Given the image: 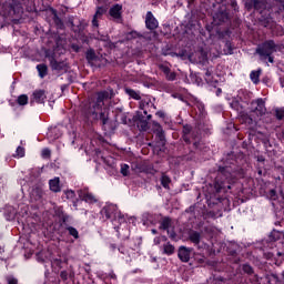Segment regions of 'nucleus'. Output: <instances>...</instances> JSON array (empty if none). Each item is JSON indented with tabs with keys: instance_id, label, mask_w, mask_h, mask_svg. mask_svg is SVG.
Instances as JSON below:
<instances>
[{
	"instance_id": "obj_1",
	"label": "nucleus",
	"mask_w": 284,
	"mask_h": 284,
	"mask_svg": "<svg viewBox=\"0 0 284 284\" xmlns=\"http://www.w3.org/2000/svg\"><path fill=\"white\" fill-rule=\"evenodd\" d=\"M114 97V91H102L98 93L97 103H92L89 114H92L93 119H99L98 112L101 111V108H103V101L105 99H112Z\"/></svg>"
},
{
	"instance_id": "obj_32",
	"label": "nucleus",
	"mask_w": 284,
	"mask_h": 284,
	"mask_svg": "<svg viewBox=\"0 0 284 284\" xmlns=\"http://www.w3.org/2000/svg\"><path fill=\"white\" fill-rule=\"evenodd\" d=\"M65 196L67 199H74V191H67Z\"/></svg>"
},
{
	"instance_id": "obj_42",
	"label": "nucleus",
	"mask_w": 284,
	"mask_h": 284,
	"mask_svg": "<svg viewBox=\"0 0 284 284\" xmlns=\"http://www.w3.org/2000/svg\"><path fill=\"white\" fill-rule=\"evenodd\" d=\"M38 199H41V192L38 194Z\"/></svg>"
},
{
	"instance_id": "obj_3",
	"label": "nucleus",
	"mask_w": 284,
	"mask_h": 284,
	"mask_svg": "<svg viewBox=\"0 0 284 284\" xmlns=\"http://www.w3.org/2000/svg\"><path fill=\"white\" fill-rule=\"evenodd\" d=\"M145 26L149 30H156L159 28V21L154 18V14L149 11L145 18Z\"/></svg>"
},
{
	"instance_id": "obj_2",
	"label": "nucleus",
	"mask_w": 284,
	"mask_h": 284,
	"mask_svg": "<svg viewBox=\"0 0 284 284\" xmlns=\"http://www.w3.org/2000/svg\"><path fill=\"white\" fill-rule=\"evenodd\" d=\"M256 52L260 57H272L276 52V44H274V41L264 42L256 49Z\"/></svg>"
},
{
	"instance_id": "obj_27",
	"label": "nucleus",
	"mask_w": 284,
	"mask_h": 284,
	"mask_svg": "<svg viewBox=\"0 0 284 284\" xmlns=\"http://www.w3.org/2000/svg\"><path fill=\"white\" fill-rule=\"evenodd\" d=\"M146 105H150L149 101H145V100L141 101L140 108H141V110H144V114H148V110H145Z\"/></svg>"
},
{
	"instance_id": "obj_30",
	"label": "nucleus",
	"mask_w": 284,
	"mask_h": 284,
	"mask_svg": "<svg viewBox=\"0 0 284 284\" xmlns=\"http://www.w3.org/2000/svg\"><path fill=\"white\" fill-rule=\"evenodd\" d=\"M7 283L8 284H18L19 281H17V278H14L12 276H9V277H7Z\"/></svg>"
},
{
	"instance_id": "obj_14",
	"label": "nucleus",
	"mask_w": 284,
	"mask_h": 284,
	"mask_svg": "<svg viewBox=\"0 0 284 284\" xmlns=\"http://www.w3.org/2000/svg\"><path fill=\"white\" fill-rule=\"evenodd\" d=\"M125 93L131 97V99H135V101H139V99H141V95L139 94V92L132 90V89H125Z\"/></svg>"
},
{
	"instance_id": "obj_28",
	"label": "nucleus",
	"mask_w": 284,
	"mask_h": 284,
	"mask_svg": "<svg viewBox=\"0 0 284 284\" xmlns=\"http://www.w3.org/2000/svg\"><path fill=\"white\" fill-rule=\"evenodd\" d=\"M166 79H168V81H174V80L176 79V73L170 71V72L166 74Z\"/></svg>"
},
{
	"instance_id": "obj_33",
	"label": "nucleus",
	"mask_w": 284,
	"mask_h": 284,
	"mask_svg": "<svg viewBox=\"0 0 284 284\" xmlns=\"http://www.w3.org/2000/svg\"><path fill=\"white\" fill-rule=\"evenodd\" d=\"M87 59H89L90 61H92V59H94V51H88V53H87Z\"/></svg>"
},
{
	"instance_id": "obj_16",
	"label": "nucleus",
	"mask_w": 284,
	"mask_h": 284,
	"mask_svg": "<svg viewBox=\"0 0 284 284\" xmlns=\"http://www.w3.org/2000/svg\"><path fill=\"white\" fill-rule=\"evenodd\" d=\"M190 241H192V243L199 244L201 243V234L193 232L190 234Z\"/></svg>"
},
{
	"instance_id": "obj_29",
	"label": "nucleus",
	"mask_w": 284,
	"mask_h": 284,
	"mask_svg": "<svg viewBox=\"0 0 284 284\" xmlns=\"http://www.w3.org/2000/svg\"><path fill=\"white\" fill-rule=\"evenodd\" d=\"M205 81L209 83H214V80H212V73L210 71H206Z\"/></svg>"
},
{
	"instance_id": "obj_41",
	"label": "nucleus",
	"mask_w": 284,
	"mask_h": 284,
	"mask_svg": "<svg viewBox=\"0 0 284 284\" xmlns=\"http://www.w3.org/2000/svg\"><path fill=\"white\" fill-rule=\"evenodd\" d=\"M170 236H171V239H174V236H176V234L170 233Z\"/></svg>"
},
{
	"instance_id": "obj_21",
	"label": "nucleus",
	"mask_w": 284,
	"mask_h": 284,
	"mask_svg": "<svg viewBox=\"0 0 284 284\" xmlns=\"http://www.w3.org/2000/svg\"><path fill=\"white\" fill-rule=\"evenodd\" d=\"M16 155L19 159H23V156H26V149L18 146L17 151H16Z\"/></svg>"
},
{
	"instance_id": "obj_10",
	"label": "nucleus",
	"mask_w": 284,
	"mask_h": 284,
	"mask_svg": "<svg viewBox=\"0 0 284 284\" xmlns=\"http://www.w3.org/2000/svg\"><path fill=\"white\" fill-rule=\"evenodd\" d=\"M103 14H105V9L103 8H98L95 14L93 16L92 19V26L94 28H99V19H101V17H103Z\"/></svg>"
},
{
	"instance_id": "obj_39",
	"label": "nucleus",
	"mask_w": 284,
	"mask_h": 284,
	"mask_svg": "<svg viewBox=\"0 0 284 284\" xmlns=\"http://www.w3.org/2000/svg\"><path fill=\"white\" fill-rule=\"evenodd\" d=\"M154 243H155V245H159V243H161V239L156 237V239L154 240Z\"/></svg>"
},
{
	"instance_id": "obj_43",
	"label": "nucleus",
	"mask_w": 284,
	"mask_h": 284,
	"mask_svg": "<svg viewBox=\"0 0 284 284\" xmlns=\"http://www.w3.org/2000/svg\"><path fill=\"white\" fill-rule=\"evenodd\" d=\"M152 233H153V234H156V230H152Z\"/></svg>"
},
{
	"instance_id": "obj_19",
	"label": "nucleus",
	"mask_w": 284,
	"mask_h": 284,
	"mask_svg": "<svg viewBox=\"0 0 284 284\" xmlns=\"http://www.w3.org/2000/svg\"><path fill=\"white\" fill-rule=\"evenodd\" d=\"M19 105H28V95L22 94L18 98Z\"/></svg>"
},
{
	"instance_id": "obj_40",
	"label": "nucleus",
	"mask_w": 284,
	"mask_h": 284,
	"mask_svg": "<svg viewBox=\"0 0 284 284\" xmlns=\"http://www.w3.org/2000/svg\"><path fill=\"white\" fill-rule=\"evenodd\" d=\"M271 196H272V197L276 196V191L272 190V191H271Z\"/></svg>"
},
{
	"instance_id": "obj_26",
	"label": "nucleus",
	"mask_w": 284,
	"mask_h": 284,
	"mask_svg": "<svg viewBox=\"0 0 284 284\" xmlns=\"http://www.w3.org/2000/svg\"><path fill=\"white\" fill-rule=\"evenodd\" d=\"M51 151L50 149H43L41 152L42 159H50Z\"/></svg>"
},
{
	"instance_id": "obj_7",
	"label": "nucleus",
	"mask_w": 284,
	"mask_h": 284,
	"mask_svg": "<svg viewBox=\"0 0 284 284\" xmlns=\"http://www.w3.org/2000/svg\"><path fill=\"white\" fill-rule=\"evenodd\" d=\"M79 196L85 203H97V197L90 191H79Z\"/></svg>"
},
{
	"instance_id": "obj_9",
	"label": "nucleus",
	"mask_w": 284,
	"mask_h": 284,
	"mask_svg": "<svg viewBox=\"0 0 284 284\" xmlns=\"http://www.w3.org/2000/svg\"><path fill=\"white\" fill-rule=\"evenodd\" d=\"M153 130H154V133L156 134L158 139H160V143H162V145H164L165 136L163 135V128L161 126V124L153 122Z\"/></svg>"
},
{
	"instance_id": "obj_44",
	"label": "nucleus",
	"mask_w": 284,
	"mask_h": 284,
	"mask_svg": "<svg viewBox=\"0 0 284 284\" xmlns=\"http://www.w3.org/2000/svg\"><path fill=\"white\" fill-rule=\"evenodd\" d=\"M148 119H152V115H148Z\"/></svg>"
},
{
	"instance_id": "obj_11",
	"label": "nucleus",
	"mask_w": 284,
	"mask_h": 284,
	"mask_svg": "<svg viewBox=\"0 0 284 284\" xmlns=\"http://www.w3.org/2000/svg\"><path fill=\"white\" fill-rule=\"evenodd\" d=\"M49 187L51 192H61V184L59 178L50 180Z\"/></svg>"
},
{
	"instance_id": "obj_8",
	"label": "nucleus",
	"mask_w": 284,
	"mask_h": 284,
	"mask_svg": "<svg viewBox=\"0 0 284 284\" xmlns=\"http://www.w3.org/2000/svg\"><path fill=\"white\" fill-rule=\"evenodd\" d=\"M121 10H123V7L121 4H115L110 9L109 14L112 19L119 21L121 19Z\"/></svg>"
},
{
	"instance_id": "obj_17",
	"label": "nucleus",
	"mask_w": 284,
	"mask_h": 284,
	"mask_svg": "<svg viewBox=\"0 0 284 284\" xmlns=\"http://www.w3.org/2000/svg\"><path fill=\"white\" fill-rule=\"evenodd\" d=\"M251 80L253 81V83H258V78L261 77V71H253L250 74Z\"/></svg>"
},
{
	"instance_id": "obj_34",
	"label": "nucleus",
	"mask_w": 284,
	"mask_h": 284,
	"mask_svg": "<svg viewBox=\"0 0 284 284\" xmlns=\"http://www.w3.org/2000/svg\"><path fill=\"white\" fill-rule=\"evenodd\" d=\"M51 65H52V68L54 69V70H59V65H58V63H57V61H54V60H52L51 61Z\"/></svg>"
},
{
	"instance_id": "obj_35",
	"label": "nucleus",
	"mask_w": 284,
	"mask_h": 284,
	"mask_svg": "<svg viewBox=\"0 0 284 284\" xmlns=\"http://www.w3.org/2000/svg\"><path fill=\"white\" fill-rule=\"evenodd\" d=\"M244 272H247V274L252 273V266L244 265Z\"/></svg>"
},
{
	"instance_id": "obj_45",
	"label": "nucleus",
	"mask_w": 284,
	"mask_h": 284,
	"mask_svg": "<svg viewBox=\"0 0 284 284\" xmlns=\"http://www.w3.org/2000/svg\"><path fill=\"white\" fill-rule=\"evenodd\" d=\"M38 191H33L32 194H37Z\"/></svg>"
},
{
	"instance_id": "obj_15",
	"label": "nucleus",
	"mask_w": 284,
	"mask_h": 284,
	"mask_svg": "<svg viewBox=\"0 0 284 284\" xmlns=\"http://www.w3.org/2000/svg\"><path fill=\"white\" fill-rule=\"evenodd\" d=\"M170 227H172V220L165 217V219L161 222V229H162V230H168V232H170Z\"/></svg>"
},
{
	"instance_id": "obj_4",
	"label": "nucleus",
	"mask_w": 284,
	"mask_h": 284,
	"mask_svg": "<svg viewBox=\"0 0 284 284\" xmlns=\"http://www.w3.org/2000/svg\"><path fill=\"white\" fill-rule=\"evenodd\" d=\"M252 108L258 116H263V114H265L266 112L265 101H263V99H258L255 102H253Z\"/></svg>"
},
{
	"instance_id": "obj_36",
	"label": "nucleus",
	"mask_w": 284,
	"mask_h": 284,
	"mask_svg": "<svg viewBox=\"0 0 284 284\" xmlns=\"http://www.w3.org/2000/svg\"><path fill=\"white\" fill-rule=\"evenodd\" d=\"M156 116H160V119H163V116H165V113L163 111H158Z\"/></svg>"
},
{
	"instance_id": "obj_25",
	"label": "nucleus",
	"mask_w": 284,
	"mask_h": 284,
	"mask_svg": "<svg viewBox=\"0 0 284 284\" xmlns=\"http://www.w3.org/2000/svg\"><path fill=\"white\" fill-rule=\"evenodd\" d=\"M160 70L165 73V77L170 74V67L168 64H160Z\"/></svg>"
},
{
	"instance_id": "obj_5",
	"label": "nucleus",
	"mask_w": 284,
	"mask_h": 284,
	"mask_svg": "<svg viewBox=\"0 0 284 284\" xmlns=\"http://www.w3.org/2000/svg\"><path fill=\"white\" fill-rule=\"evenodd\" d=\"M45 91L37 90L33 92L31 103H45Z\"/></svg>"
},
{
	"instance_id": "obj_6",
	"label": "nucleus",
	"mask_w": 284,
	"mask_h": 284,
	"mask_svg": "<svg viewBox=\"0 0 284 284\" xmlns=\"http://www.w3.org/2000/svg\"><path fill=\"white\" fill-rule=\"evenodd\" d=\"M190 256H192V250L181 246L179 248V258L182 260L183 263H187L190 261Z\"/></svg>"
},
{
	"instance_id": "obj_12",
	"label": "nucleus",
	"mask_w": 284,
	"mask_h": 284,
	"mask_svg": "<svg viewBox=\"0 0 284 284\" xmlns=\"http://www.w3.org/2000/svg\"><path fill=\"white\" fill-rule=\"evenodd\" d=\"M104 212L106 219H112V212H116V205L111 204L102 210Z\"/></svg>"
},
{
	"instance_id": "obj_23",
	"label": "nucleus",
	"mask_w": 284,
	"mask_h": 284,
	"mask_svg": "<svg viewBox=\"0 0 284 284\" xmlns=\"http://www.w3.org/2000/svg\"><path fill=\"white\" fill-rule=\"evenodd\" d=\"M114 217L120 221V223H123L125 221V215L121 214V212L115 211L114 212Z\"/></svg>"
},
{
	"instance_id": "obj_20",
	"label": "nucleus",
	"mask_w": 284,
	"mask_h": 284,
	"mask_svg": "<svg viewBox=\"0 0 284 284\" xmlns=\"http://www.w3.org/2000/svg\"><path fill=\"white\" fill-rule=\"evenodd\" d=\"M161 183L163 187H165L166 190H170V178L163 175L161 179Z\"/></svg>"
},
{
	"instance_id": "obj_13",
	"label": "nucleus",
	"mask_w": 284,
	"mask_h": 284,
	"mask_svg": "<svg viewBox=\"0 0 284 284\" xmlns=\"http://www.w3.org/2000/svg\"><path fill=\"white\" fill-rule=\"evenodd\" d=\"M37 70L39 72L41 79H43V77H45V74H48V67H45V64H38Z\"/></svg>"
},
{
	"instance_id": "obj_24",
	"label": "nucleus",
	"mask_w": 284,
	"mask_h": 284,
	"mask_svg": "<svg viewBox=\"0 0 284 284\" xmlns=\"http://www.w3.org/2000/svg\"><path fill=\"white\" fill-rule=\"evenodd\" d=\"M69 234H71V236H73L74 239H79V231H77V229L74 227H69Z\"/></svg>"
},
{
	"instance_id": "obj_31",
	"label": "nucleus",
	"mask_w": 284,
	"mask_h": 284,
	"mask_svg": "<svg viewBox=\"0 0 284 284\" xmlns=\"http://www.w3.org/2000/svg\"><path fill=\"white\" fill-rule=\"evenodd\" d=\"M100 119L102 120L103 125H105V123H108V116L105 115V113L101 112Z\"/></svg>"
},
{
	"instance_id": "obj_18",
	"label": "nucleus",
	"mask_w": 284,
	"mask_h": 284,
	"mask_svg": "<svg viewBox=\"0 0 284 284\" xmlns=\"http://www.w3.org/2000/svg\"><path fill=\"white\" fill-rule=\"evenodd\" d=\"M164 254H174V246L170 243L164 245Z\"/></svg>"
},
{
	"instance_id": "obj_38",
	"label": "nucleus",
	"mask_w": 284,
	"mask_h": 284,
	"mask_svg": "<svg viewBox=\"0 0 284 284\" xmlns=\"http://www.w3.org/2000/svg\"><path fill=\"white\" fill-rule=\"evenodd\" d=\"M265 57H268L270 63H274V58H272L271 55H265Z\"/></svg>"
},
{
	"instance_id": "obj_22",
	"label": "nucleus",
	"mask_w": 284,
	"mask_h": 284,
	"mask_svg": "<svg viewBox=\"0 0 284 284\" xmlns=\"http://www.w3.org/2000/svg\"><path fill=\"white\" fill-rule=\"evenodd\" d=\"M121 174H123V176H128V174H130V166L128 164L121 165Z\"/></svg>"
},
{
	"instance_id": "obj_37",
	"label": "nucleus",
	"mask_w": 284,
	"mask_h": 284,
	"mask_svg": "<svg viewBox=\"0 0 284 284\" xmlns=\"http://www.w3.org/2000/svg\"><path fill=\"white\" fill-rule=\"evenodd\" d=\"M276 116H277V119H283V116H284V111H282V112L277 111V112H276Z\"/></svg>"
}]
</instances>
